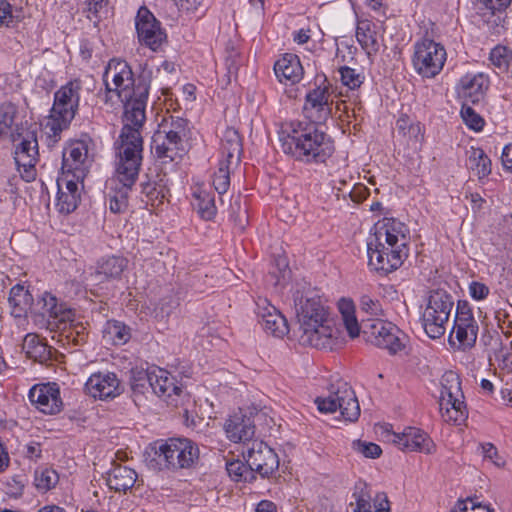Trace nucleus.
<instances>
[{
    "mask_svg": "<svg viewBox=\"0 0 512 512\" xmlns=\"http://www.w3.org/2000/svg\"><path fill=\"white\" fill-rule=\"evenodd\" d=\"M151 74L150 70L143 69L134 78L131 67L120 59H111L105 69V91L99 92L98 98L108 110L114 109L120 103L124 107L123 127L116 142L117 150L124 147L143 148L141 131L146 120L145 108Z\"/></svg>",
    "mask_w": 512,
    "mask_h": 512,
    "instance_id": "nucleus-1",
    "label": "nucleus"
},
{
    "mask_svg": "<svg viewBox=\"0 0 512 512\" xmlns=\"http://www.w3.org/2000/svg\"><path fill=\"white\" fill-rule=\"evenodd\" d=\"M295 312L299 325L298 340L303 346L332 349L338 330L329 319L326 301L315 290L295 296Z\"/></svg>",
    "mask_w": 512,
    "mask_h": 512,
    "instance_id": "nucleus-2",
    "label": "nucleus"
},
{
    "mask_svg": "<svg viewBox=\"0 0 512 512\" xmlns=\"http://www.w3.org/2000/svg\"><path fill=\"white\" fill-rule=\"evenodd\" d=\"M278 134L283 152L302 161L324 162L334 151L330 137L313 124L286 123Z\"/></svg>",
    "mask_w": 512,
    "mask_h": 512,
    "instance_id": "nucleus-3",
    "label": "nucleus"
},
{
    "mask_svg": "<svg viewBox=\"0 0 512 512\" xmlns=\"http://www.w3.org/2000/svg\"><path fill=\"white\" fill-rule=\"evenodd\" d=\"M337 306L351 338L359 336L362 331L366 342L387 349L392 354L404 348V334L393 323L376 318L363 321L360 326L355 315V305L351 299L341 298Z\"/></svg>",
    "mask_w": 512,
    "mask_h": 512,
    "instance_id": "nucleus-4",
    "label": "nucleus"
},
{
    "mask_svg": "<svg viewBox=\"0 0 512 512\" xmlns=\"http://www.w3.org/2000/svg\"><path fill=\"white\" fill-rule=\"evenodd\" d=\"M408 227L395 218H383L374 226V232L369 236V246L383 248V241L391 246L390 257L383 261V256L377 251V262L375 265L390 269L400 267L403 261L408 257V242L410 239Z\"/></svg>",
    "mask_w": 512,
    "mask_h": 512,
    "instance_id": "nucleus-5",
    "label": "nucleus"
},
{
    "mask_svg": "<svg viewBox=\"0 0 512 512\" xmlns=\"http://www.w3.org/2000/svg\"><path fill=\"white\" fill-rule=\"evenodd\" d=\"M143 148L117 150L116 176L121 185L109 195V208L113 213H123L128 208V194L135 184L142 163Z\"/></svg>",
    "mask_w": 512,
    "mask_h": 512,
    "instance_id": "nucleus-6",
    "label": "nucleus"
},
{
    "mask_svg": "<svg viewBox=\"0 0 512 512\" xmlns=\"http://www.w3.org/2000/svg\"><path fill=\"white\" fill-rule=\"evenodd\" d=\"M82 82L79 79L69 81L54 95V103L46 128L54 137L66 129L74 119L79 107Z\"/></svg>",
    "mask_w": 512,
    "mask_h": 512,
    "instance_id": "nucleus-7",
    "label": "nucleus"
},
{
    "mask_svg": "<svg viewBox=\"0 0 512 512\" xmlns=\"http://www.w3.org/2000/svg\"><path fill=\"white\" fill-rule=\"evenodd\" d=\"M158 463L167 469L191 468L199 458L198 446L187 438H170L155 447Z\"/></svg>",
    "mask_w": 512,
    "mask_h": 512,
    "instance_id": "nucleus-8",
    "label": "nucleus"
},
{
    "mask_svg": "<svg viewBox=\"0 0 512 512\" xmlns=\"http://www.w3.org/2000/svg\"><path fill=\"white\" fill-rule=\"evenodd\" d=\"M317 408L322 413H334L340 411L342 417L354 422L360 416V406L352 387L343 380L332 384L327 397L315 399Z\"/></svg>",
    "mask_w": 512,
    "mask_h": 512,
    "instance_id": "nucleus-9",
    "label": "nucleus"
},
{
    "mask_svg": "<svg viewBox=\"0 0 512 512\" xmlns=\"http://www.w3.org/2000/svg\"><path fill=\"white\" fill-rule=\"evenodd\" d=\"M452 297L444 291H433L422 315L423 327L431 339L442 337L453 308Z\"/></svg>",
    "mask_w": 512,
    "mask_h": 512,
    "instance_id": "nucleus-10",
    "label": "nucleus"
},
{
    "mask_svg": "<svg viewBox=\"0 0 512 512\" xmlns=\"http://www.w3.org/2000/svg\"><path fill=\"white\" fill-rule=\"evenodd\" d=\"M447 57L443 45L431 39H423L414 46L413 66L417 73L426 78L438 75Z\"/></svg>",
    "mask_w": 512,
    "mask_h": 512,
    "instance_id": "nucleus-11",
    "label": "nucleus"
},
{
    "mask_svg": "<svg viewBox=\"0 0 512 512\" xmlns=\"http://www.w3.org/2000/svg\"><path fill=\"white\" fill-rule=\"evenodd\" d=\"M247 465L253 472L268 477L279 467V458L274 450L262 441H254L242 452Z\"/></svg>",
    "mask_w": 512,
    "mask_h": 512,
    "instance_id": "nucleus-12",
    "label": "nucleus"
},
{
    "mask_svg": "<svg viewBox=\"0 0 512 512\" xmlns=\"http://www.w3.org/2000/svg\"><path fill=\"white\" fill-rule=\"evenodd\" d=\"M14 160L21 177L30 182L35 179L38 161V143L33 133H28L16 146Z\"/></svg>",
    "mask_w": 512,
    "mask_h": 512,
    "instance_id": "nucleus-13",
    "label": "nucleus"
},
{
    "mask_svg": "<svg viewBox=\"0 0 512 512\" xmlns=\"http://www.w3.org/2000/svg\"><path fill=\"white\" fill-rule=\"evenodd\" d=\"M85 391L94 399L112 400L123 392V387L115 373L97 372L86 381Z\"/></svg>",
    "mask_w": 512,
    "mask_h": 512,
    "instance_id": "nucleus-14",
    "label": "nucleus"
},
{
    "mask_svg": "<svg viewBox=\"0 0 512 512\" xmlns=\"http://www.w3.org/2000/svg\"><path fill=\"white\" fill-rule=\"evenodd\" d=\"M136 30L140 43L156 51L165 39L154 15L145 7L139 8L136 16Z\"/></svg>",
    "mask_w": 512,
    "mask_h": 512,
    "instance_id": "nucleus-15",
    "label": "nucleus"
},
{
    "mask_svg": "<svg viewBox=\"0 0 512 512\" xmlns=\"http://www.w3.org/2000/svg\"><path fill=\"white\" fill-rule=\"evenodd\" d=\"M152 151L163 163L181 159L186 153V141L158 128L152 137Z\"/></svg>",
    "mask_w": 512,
    "mask_h": 512,
    "instance_id": "nucleus-16",
    "label": "nucleus"
},
{
    "mask_svg": "<svg viewBox=\"0 0 512 512\" xmlns=\"http://www.w3.org/2000/svg\"><path fill=\"white\" fill-rule=\"evenodd\" d=\"M89 166L88 147L83 141L71 143L63 152L62 174L83 180Z\"/></svg>",
    "mask_w": 512,
    "mask_h": 512,
    "instance_id": "nucleus-17",
    "label": "nucleus"
},
{
    "mask_svg": "<svg viewBox=\"0 0 512 512\" xmlns=\"http://www.w3.org/2000/svg\"><path fill=\"white\" fill-rule=\"evenodd\" d=\"M33 406L44 414H55L60 411L62 400L56 383L34 385L28 394Z\"/></svg>",
    "mask_w": 512,
    "mask_h": 512,
    "instance_id": "nucleus-18",
    "label": "nucleus"
},
{
    "mask_svg": "<svg viewBox=\"0 0 512 512\" xmlns=\"http://www.w3.org/2000/svg\"><path fill=\"white\" fill-rule=\"evenodd\" d=\"M329 87L319 85L306 95L304 111L314 122L326 121L332 113Z\"/></svg>",
    "mask_w": 512,
    "mask_h": 512,
    "instance_id": "nucleus-19",
    "label": "nucleus"
},
{
    "mask_svg": "<svg viewBox=\"0 0 512 512\" xmlns=\"http://www.w3.org/2000/svg\"><path fill=\"white\" fill-rule=\"evenodd\" d=\"M392 442L403 451H415L425 454L435 452V444L423 430L408 427L402 433H394Z\"/></svg>",
    "mask_w": 512,
    "mask_h": 512,
    "instance_id": "nucleus-20",
    "label": "nucleus"
},
{
    "mask_svg": "<svg viewBox=\"0 0 512 512\" xmlns=\"http://www.w3.org/2000/svg\"><path fill=\"white\" fill-rule=\"evenodd\" d=\"M478 325L470 310L457 308L454 325L450 334V342L455 337L462 349L472 347L477 339Z\"/></svg>",
    "mask_w": 512,
    "mask_h": 512,
    "instance_id": "nucleus-21",
    "label": "nucleus"
},
{
    "mask_svg": "<svg viewBox=\"0 0 512 512\" xmlns=\"http://www.w3.org/2000/svg\"><path fill=\"white\" fill-rule=\"evenodd\" d=\"M79 181L72 178L70 173L62 174L57 179L58 193L55 205L60 213L69 214L77 208L81 197Z\"/></svg>",
    "mask_w": 512,
    "mask_h": 512,
    "instance_id": "nucleus-22",
    "label": "nucleus"
},
{
    "mask_svg": "<svg viewBox=\"0 0 512 512\" xmlns=\"http://www.w3.org/2000/svg\"><path fill=\"white\" fill-rule=\"evenodd\" d=\"M441 398H440V411L444 407H449V410L467 409L464 402V394L461 389V381L459 376L453 372H446L441 380Z\"/></svg>",
    "mask_w": 512,
    "mask_h": 512,
    "instance_id": "nucleus-23",
    "label": "nucleus"
},
{
    "mask_svg": "<svg viewBox=\"0 0 512 512\" xmlns=\"http://www.w3.org/2000/svg\"><path fill=\"white\" fill-rule=\"evenodd\" d=\"M141 377L147 379L148 386L158 397H171L173 394L179 395L182 391L181 387L175 384L174 377L162 368L151 367L147 369V373H141Z\"/></svg>",
    "mask_w": 512,
    "mask_h": 512,
    "instance_id": "nucleus-24",
    "label": "nucleus"
},
{
    "mask_svg": "<svg viewBox=\"0 0 512 512\" xmlns=\"http://www.w3.org/2000/svg\"><path fill=\"white\" fill-rule=\"evenodd\" d=\"M487 88L488 79L483 74L466 75L461 78L457 93L466 104H476L484 98Z\"/></svg>",
    "mask_w": 512,
    "mask_h": 512,
    "instance_id": "nucleus-25",
    "label": "nucleus"
},
{
    "mask_svg": "<svg viewBox=\"0 0 512 512\" xmlns=\"http://www.w3.org/2000/svg\"><path fill=\"white\" fill-rule=\"evenodd\" d=\"M259 323L269 334L276 337H283L288 332V325L285 317L272 305L264 303L258 305Z\"/></svg>",
    "mask_w": 512,
    "mask_h": 512,
    "instance_id": "nucleus-26",
    "label": "nucleus"
},
{
    "mask_svg": "<svg viewBox=\"0 0 512 512\" xmlns=\"http://www.w3.org/2000/svg\"><path fill=\"white\" fill-rule=\"evenodd\" d=\"M274 71L282 83L295 84L303 77V67L298 56L294 54H285L274 65Z\"/></svg>",
    "mask_w": 512,
    "mask_h": 512,
    "instance_id": "nucleus-27",
    "label": "nucleus"
},
{
    "mask_svg": "<svg viewBox=\"0 0 512 512\" xmlns=\"http://www.w3.org/2000/svg\"><path fill=\"white\" fill-rule=\"evenodd\" d=\"M225 431L227 437L232 441L245 442L253 438L255 426L249 417L242 414H235L227 420Z\"/></svg>",
    "mask_w": 512,
    "mask_h": 512,
    "instance_id": "nucleus-28",
    "label": "nucleus"
},
{
    "mask_svg": "<svg viewBox=\"0 0 512 512\" xmlns=\"http://www.w3.org/2000/svg\"><path fill=\"white\" fill-rule=\"evenodd\" d=\"M512 0H476L475 9L483 20L494 26H499L504 21L503 14L510 6Z\"/></svg>",
    "mask_w": 512,
    "mask_h": 512,
    "instance_id": "nucleus-29",
    "label": "nucleus"
},
{
    "mask_svg": "<svg viewBox=\"0 0 512 512\" xmlns=\"http://www.w3.org/2000/svg\"><path fill=\"white\" fill-rule=\"evenodd\" d=\"M22 349L25 351L27 357L37 361L41 364L47 363L52 360L55 350L43 342L37 334L28 333L22 344Z\"/></svg>",
    "mask_w": 512,
    "mask_h": 512,
    "instance_id": "nucleus-30",
    "label": "nucleus"
},
{
    "mask_svg": "<svg viewBox=\"0 0 512 512\" xmlns=\"http://www.w3.org/2000/svg\"><path fill=\"white\" fill-rule=\"evenodd\" d=\"M136 479L133 469L118 464L108 472L107 485L116 492H126L134 486Z\"/></svg>",
    "mask_w": 512,
    "mask_h": 512,
    "instance_id": "nucleus-31",
    "label": "nucleus"
},
{
    "mask_svg": "<svg viewBox=\"0 0 512 512\" xmlns=\"http://www.w3.org/2000/svg\"><path fill=\"white\" fill-rule=\"evenodd\" d=\"M128 267V259L121 256H110L98 262L95 277L103 280H118Z\"/></svg>",
    "mask_w": 512,
    "mask_h": 512,
    "instance_id": "nucleus-32",
    "label": "nucleus"
},
{
    "mask_svg": "<svg viewBox=\"0 0 512 512\" xmlns=\"http://www.w3.org/2000/svg\"><path fill=\"white\" fill-rule=\"evenodd\" d=\"M221 153L224 161L239 164L242 153V140L237 130L228 127L221 138Z\"/></svg>",
    "mask_w": 512,
    "mask_h": 512,
    "instance_id": "nucleus-33",
    "label": "nucleus"
},
{
    "mask_svg": "<svg viewBox=\"0 0 512 512\" xmlns=\"http://www.w3.org/2000/svg\"><path fill=\"white\" fill-rule=\"evenodd\" d=\"M356 38L368 55L376 54L378 52L379 42L375 31V24L371 21H358L356 28Z\"/></svg>",
    "mask_w": 512,
    "mask_h": 512,
    "instance_id": "nucleus-34",
    "label": "nucleus"
},
{
    "mask_svg": "<svg viewBox=\"0 0 512 512\" xmlns=\"http://www.w3.org/2000/svg\"><path fill=\"white\" fill-rule=\"evenodd\" d=\"M9 303L12 307V313L20 317L26 313L33 304L32 295L24 286L17 284L10 290Z\"/></svg>",
    "mask_w": 512,
    "mask_h": 512,
    "instance_id": "nucleus-35",
    "label": "nucleus"
},
{
    "mask_svg": "<svg viewBox=\"0 0 512 512\" xmlns=\"http://www.w3.org/2000/svg\"><path fill=\"white\" fill-rule=\"evenodd\" d=\"M467 166L475 172L479 178L491 173V160L480 148H472L469 152Z\"/></svg>",
    "mask_w": 512,
    "mask_h": 512,
    "instance_id": "nucleus-36",
    "label": "nucleus"
},
{
    "mask_svg": "<svg viewBox=\"0 0 512 512\" xmlns=\"http://www.w3.org/2000/svg\"><path fill=\"white\" fill-rule=\"evenodd\" d=\"M159 128L173 134V136L183 141L186 140L190 132L188 120L173 115L164 117L159 124Z\"/></svg>",
    "mask_w": 512,
    "mask_h": 512,
    "instance_id": "nucleus-37",
    "label": "nucleus"
},
{
    "mask_svg": "<svg viewBox=\"0 0 512 512\" xmlns=\"http://www.w3.org/2000/svg\"><path fill=\"white\" fill-rule=\"evenodd\" d=\"M196 199L195 207L202 219L211 220L216 215V205L214 196L203 189L194 192Z\"/></svg>",
    "mask_w": 512,
    "mask_h": 512,
    "instance_id": "nucleus-38",
    "label": "nucleus"
},
{
    "mask_svg": "<svg viewBox=\"0 0 512 512\" xmlns=\"http://www.w3.org/2000/svg\"><path fill=\"white\" fill-rule=\"evenodd\" d=\"M16 115V107L12 103L0 105V140L13 136V123Z\"/></svg>",
    "mask_w": 512,
    "mask_h": 512,
    "instance_id": "nucleus-39",
    "label": "nucleus"
},
{
    "mask_svg": "<svg viewBox=\"0 0 512 512\" xmlns=\"http://www.w3.org/2000/svg\"><path fill=\"white\" fill-rule=\"evenodd\" d=\"M238 164L228 163L227 161L220 160L217 172L213 176V186L215 190L223 195L227 192L230 186V172L231 167L237 166Z\"/></svg>",
    "mask_w": 512,
    "mask_h": 512,
    "instance_id": "nucleus-40",
    "label": "nucleus"
},
{
    "mask_svg": "<svg viewBox=\"0 0 512 512\" xmlns=\"http://www.w3.org/2000/svg\"><path fill=\"white\" fill-rule=\"evenodd\" d=\"M226 470L231 479L236 482L251 481L254 479L253 470L240 460H234L226 463Z\"/></svg>",
    "mask_w": 512,
    "mask_h": 512,
    "instance_id": "nucleus-41",
    "label": "nucleus"
},
{
    "mask_svg": "<svg viewBox=\"0 0 512 512\" xmlns=\"http://www.w3.org/2000/svg\"><path fill=\"white\" fill-rule=\"evenodd\" d=\"M34 481L38 490L46 492L56 486L59 476L55 470L43 468L35 471Z\"/></svg>",
    "mask_w": 512,
    "mask_h": 512,
    "instance_id": "nucleus-42",
    "label": "nucleus"
},
{
    "mask_svg": "<svg viewBox=\"0 0 512 512\" xmlns=\"http://www.w3.org/2000/svg\"><path fill=\"white\" fill-rule=\"evenodd\" d=\"M383 244V248L382 247H379V248H374L372 247L373 249H370V246H369V238L367 239V254H368V264L369 266L376 270V271H381L385 274L389 273V272H392L396 269H398L399 267H392L390 269H385V267H380V266H377L375 265V263L377 262V251H379V253L382 254L383 256V261H387L386 258L387 257H390L389 254H392L391 253V246L387 245V243H385V241L382 242Z\"/></svg>",
    "mask_w": 512,
    "mask_h": 512,
    "instance_id": "nucleus-43",
    "label": "nucleus"
},
{
    "mask_svg": "<svg viewBox=\"0 0 512 512\" xmlns=\"http://www.w3.org/2000/svg\"><path fill=\"white\" fill-rule=\"evenodd\" d=\"M142 193L146 197V203L151 206H158L165 198V190L162 185L155 182H147L142 184Z\"/></svg>",
    "mask_w": 512,
    "mask_h": 512,
    "instance_id": "nucleus-44",
    "label": "nucleus"
},
{
    "mask_svg": "<svg viewBox=\"0 0 512 512\" xmlns=\"http://www.w3.org/2000/svg\"><path fill=\"white\" fill-rule=\"evenodd\" d=\"M353 498L355 499L356 504L354 512H373L371 505V496L367 491L366 484L359 483L355 486Z\"/></svg>",
    "mask_w": 512,
    "mask_h": 512,
    "instance_id": "nucleus-45",
    "label": "nucleus"
},
{
    "mask_svg": "<svg viewBox=\"0 0 512 512\" xmlns=\"http://www.w3.org/2000/svg\"><path fill=\"white\" fill-rule=\"evenodd\" d=\"M339 73L343 85L347 86L351 90L359 88L365 79V76L362 73L356 72L355 69L348 66L341 67L339 69Z\"/></svg>",
    "mask_w": 512,
    "mask_h": 512,
    "instance_id": "nucleus-46",
    "label": "nucleus"
},
{
    "mask_svg": "<svg viewBox=\"0 0 512 512\" xmlns=\"http://www.w3.org/2000/svg\"><path fill=\"white\" fill-rule=\"evenodd\" d=\"M400 136L409 148L417 150L420 148L423 141L422 126L420 123L410 126L409 129L403 132Z\"/></svg>",
    "mask_w": 512,
    "mask_h": 512,
    "instance_id": "nucleus-47",
    "label": "nucleus"
},
{
    "mask_svg": "<svg viewBox=\"0 0 512 512\" xmlns=\"http://www.w3.org/2000/svg\"><path fill=\"white\" fill-rule=\"evenodd\" d=\"M511 60L510 51L504 46H496L491 50L490 61L501 71H506Z\"/></svg>",
    "mask_w": 512,
    "mask_h": 512,
    "instance_id": "nucleus-48",
    "label": "nucleus"
},
{
    "mask_svg": "<svg viewBox=\"0 0 512 512\" xmlns=\"http://www.w3.org/2000/svg\"><path fill=\"white\" fill-rule=\"evenodd\" d=\"M461 117L464 123L475 131L483 128L484 120L468 104L464 103L461 109Z\"/></svg>",
    "mask_w": 512,
    "mask_h": 512,
    "instance_id": "nucleus-49",
    "label": "nucleus"
},
{
    "mask_svg": "<svg viewBox=\"0 0 512 512\" xmlns=\"http://www.w3.org/2000/svg\"><path fill=\"white\" fill-rule=\"evenodd\" d=\"M107 332L112 337L113 341L118 344L125 343L130 338L129 328L121 322H109Z\"/></svg>",
    "mask_w": 512,
    "mask_h": 512,
    "instance_id": "nucleus-50",
    "label": "nucleus"
},
{
    "mask_svg": "<svg viewBox=\"0 0 512 512\" xmlns=\"http://www.w3.org/2000/svg\"><path fill=\"white\" fill-rule=\"evenodd\" d=\"M352 448L354 451L362 454L367 458H377L382 453V450L379 445L372 442H366L361 440L353 441Z\"/></svg>",
    "mask_w": 512,
    "mask_h": 512,
    "instance_id": "nucleus-51",
    "label": "nucleus"
},
{
    "mask_svg": "<svg viewBox=\"0 0 512 512\" xmlns=\"http://www.w3.org/2000/svg\"><path fill=\"white\" fill-rule=\"evenodd\" d=\"M232 213L231 217L234 220L235 225L240 229L244 230L248 224V211L247 207L241 206L240 198L238 197L235 202L231 205Z\"/></svg>",
    "mask_w": 512,
    "mask_h": 512,
    "instance_id": "nucleus-52",
    "label": "nucleus"
},
{
    "mask_svg": "<svg viewBox=\"0 0 512 512\" xmlns=\"http://www.w3.org/2000/svg\"><path fill=\"white\" fill-rule=\"evenodd\" d=\"M360 308L363 312L371 316L382 315L383 309L380 301L369 295H362L360 298Z\"/></svg>",
    "mask_w": 512,
    "mask_h": 512,
    "instance_id": "nucleus-53",
    "label": "nucleus"
},
{
    "mask_svg": "<svg viewBox=\"0 0 512 512\" xmlns=\"http://www.w3.org/2000/svg\"><path fill=\"white\" fill-rule=\"evenodd\" d=\"M481 449L485 459L490 460L499 468L505 466V460L499 455L497 448L492 443L481 444Z\"/></svg>",
    "mask_w": 512,
    "mask_h": 512,
    "instance_id": "nucleus-54",
    "label": "nucleus"
},
{
    "mask_svg": "<svg viewBox=\"0 0 512 512\" xmlns=\"http://www.w3.org/2000/svg\"><path fill=\"white\" fill-rule=\"evenodd\" d=\"M440 412L444 421L458 425L464 422L468 416L467 409H459L458 411L456 409L449 410V407H444V410Z\"/></svg>",
    "mask_w": 512,
    "mask_h": 512,
    "instance_id": "nucleus-55",
    "label": "nucleus"
},
{
    "mask_svg": "<svg viewBox=\"0 0 512 512\" xmlns=\"http://www.w3.org/2000/svg\"><path fill=\"white\" fill-rule=\"evenodd\" d=\"M43 301V314H48L50 317L59 318L60 308L57 305V299L49 294L45 293L42 297Z\"/></svg>",
    "mask_w": 512,
    "mask_h": 512,
    "instance_id": "nucleus-56",
    "label": "nucleus"
},
{
    "mask_svg": "<svg viewBox=\"0 0 512 512\" xmlns=\"http://www.w3.org/2000/svg\"><path fill=\"white\" fill-rule=\"evenodd\" d=\"M470 295L475 300L485 299L489 293V288L480 282H472L469 287Z\"/></svg>",
    "mask_w": 512,
    "mask_h": 512,
    "instance_id": "nucleus-57",
    "label": "nucleus"
},
{
    "mask_svg": "<svg viewBox=\"0 0 512 512\" xmlns=\"http://www.w3.org/2000/svg\"><path fill=\"white\" fill-rule=\"evenodd\" d=\"M12 21L11 5L5 1H0V26L8 25Z\"/></svg>",
    "mask_w": 512,
    "mask_h": 512,
    "instance_id": "nucleus-58",
    "label": "nucleus"
},
{
    "mask_svg": "<svg viewBox=\"0 0 512 512\" xmlns=\"http://www.w3.org/2000/svg\"><path fill=\"white\" fill-rule=\"evenodd\" d=\"M352 177L349 178V181H347L345 178H338L333 180V187L337 188L339 191L343 192V195L345 196L346 192L351 196L353 200L354 197L352 195Z\"/></svg>",
    "mask_w": 512,
    "mask_h": 512,
    "instance_id": "nucleus-59",
    "label": "nucleus"
},
{
    "mask_svg": "<svg viewBox=\"0 0 512 512\" xmlns=\"http://www.w3.org/2000/svg\"><path fill=\"white\" fill-rule=\"evenodd\" d=\"M108 0H89L88 11L93 14L95 18L99 17V13L106 8Z\"/></svg>",
    "mask_w": 512,
    "mask_h": 512,
    "instance_id": "nucleus-60",
    "label": "nucleus"
},
{
    "mask_svg": "<svg viewBox=\"0 0 512 512\" xmlns=\"http://www.w3.org/2000/svg\"><path fill=\"white\" fill-rule=\"evenodd\" d=\"M202 0H174L176 6L180 11H194L201 4Z\"/></svg>",
    "mask_w": 512,
    "mask_h": 512,
    "instance_id": "nucleus-61",
    "label": "nucleus"
},
{
    "mask_svg": "<svg viewBox=\"0 0 512 512\" xmlns=\"http://www.w3.org/2000/svg\"><path fill=\"white\" fill-rule=\"evenodd\" d=\"M501 161L504 169L512 172V143L503 148Z\"/></svg>",
    "mask_w": 512,
    "mask_h": 512,
    "instance_id": "nucleus-62",
    "label": "nucleus"
},
{
    "mask_svg": "<svg viewBox=\"0 0 512 512\" xmlns=\"http://www.w3.org/2000/svg\"><path fill=\"white\" fill-rule=\"evenodd\" d=\"M41 452V446L38 442H31L26 446V457L31 460L40 458Z\"/></svg>",
    "mask_w": 512,
    "mask_h": 512,
    "instance_id": "nucleus-63",
    "label": "nucleus"
},
{
    "mask_svg": "<svg viewBox=\"0 0 512 512\" xmlns=\"http://www.w3.org/2000/svg\"><path fill=\"white\" fill-rule=\"evenodd\" d=\"M417 123L418 122L411 121L408 116H401L396 122L399 136L409 129L410 126H414Z\"/></svg>",
    "mask_w": 512,
    "mask_h": 512,
    "instance_id": "nucleus-64",
    "label": "nucleus"
}]
</instances>
